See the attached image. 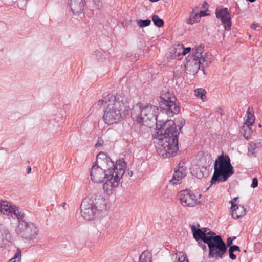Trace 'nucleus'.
I'll list each match as a JSON object with an SVG mask.
<instances>
[{
    "instance_id": "f257e3e1",
    "label": "nucleus",
    "mask_w": 262,
    "mask_h": 262,
    "mask_svg": "<svg viewBox=\"0 0 262 262\" xmlns=\"http://www.w3.org/2000/svg\"><path fill=\"white\" fill-rule=\"evenodd\" d=\"M158 113L159 108L155 105L143 106L138 103L131 110V116L139 123L157 121V137L154 139L156 149L161 157L170 158L178 150L179 132L173 121H157Z\"/></svg>"
},
{
    "instance_id": "f03ea898",
    "label": "nucleus",
    "mask_w": 262,
    "mask_h": 262,
    "mask_svg": "<svg viewBox=\"0 0 262 262\" xmlns=\"http://www.w3.org/2000/svg\"><path fill=\"white\" fill-rule=\"evenodd\" d=\"M99 108L104 105L103 116L106 124H113L123 119L128 113V107L125 105L124 98L118 94H108L95 104Z\"/></svg>"
},
{
    "instance_id": "7ed1b4c3",
    "label": "nucleus",
    "mask_w": 262,
    "mask_h": 262,
    "mask_svg": "<svg viewBox=\"0 0 262 262\" xmlns=\"http://www.w3.org/2000/svg\"><path fill=\"white\" fill-rule=\"evenodd\" d=\"M13 214L18 220L16 228L17 235L27 240H33L36 238L39 229L35 224L27 221L26 214L19 208L13 210Z\"/></svg>"
},
{
    "instance_id": "20e7f679",
    "label": "nucleus",
    "mask_w": 262,
    "mask_h": 262,
    "mask_svg": "<svg viewBox=\"0 0 262 262\" xmlns=\"http://www.w3.org/2000/svg\"><path fill=\"white\" fill-rule=\"evenodd\" d=\"M234 173L233 167L228 155H222L217 157L214 163V171L211 180V184L225 182Z\"/></svg>"
},
{
    "instance_id": "39448f33",
    "label": "nucleus",
    "mask_w": 262,
    "mask_h": 262,
    "mask_svg": "<svg viewBox=\"0 0 262 262\" xmlns=\"http://www.w3.org/2000/svg\"><path fill=\"white\" fill-rule=\"evenodd\" d=\"M126 167V163L124 159H120L117 161L116 169L114 168L111 174H106V181L103 184V188L107 194H112L113 188L118 186L121 178L124 174Z\"/></svg>"
},
{
    "instance_id": "423d86ee",
    "label": "nucleus",
    "mask_w": 262,
    "mask_h": 262,
    "mask_svg": "<svg viewBox=\"0 0 262 262\" xmlns=\"http://www.w3.org/2000/svg\"><path fill=\"white\" fill-rule=\"evenodd\" d=\"M160 106L168 116L172 117L180 112L179 106L176 103V97L169 91H163L160 96Z\"/></svg>"
},
{
    "instance_id": "0eeeda50",
    "label": "nucleus",
    "mask_w": 262,
    "mask_h": 262,
    "mask_svg": "<svg viewBox=\"0 0 262 262\" xmlns=\"http://www.w3.org/2000/svg\"><path fill=\"white\" fill-rule=\"evenodd\" d=\"M209 248L208 257L215 259L222 258L227 250L226 244L220 235L214 236V237L206 243Z\"/></svg>"
},
{
    "instance_id": "6e6552de",
    "label": "nucleus",
    "mask_w": 262,
    "mask_h": 262,
    "mask_svg": "<svg viewBox=\"0 0 262 262\" xmlns=\"http://www.w3.org/2000/svg\"><path fill=\"white\" fill-rule=\"evenodd\" d=\"M97 203V202L93 203L89 198H85L80 206L82 216L87 220H94L102 208L96 206Z\"/></svg>"
},
{
    "instance_id": "1a4fd4ad",
    "label": "nucleus",
    "mask_w": 262,
    "mask_h": 262,
    "mask_svg": "<svg viewBox=\"0 0 262 262\" xmlns=\"http://www.w3.org/2000/svg\"><path fill=\"white\" fill-rule=\"evenodd\" d=\"M204 46L200 45L193 49L194 55L193 56L192 61L195 68L203 70L205 67H208L210 63L206 57L207 53H203Z\"/></svg>"
},
{
    "instance_id": "9d476101",
    "label": "nucleus",
    "mask_w": 262,
    "mask_h": 262,
    "mask_svg": "<svg viewBox=\"0 0 262 262\" xmlns=\"http://www.w3.org/2000/svg\"><path fill=\"white\" fill-rule=\"evenodd\" d=\"M114 168L111 167H102L100 165L94 164L90 173L91 180L95 183H102L106 178V174H111Z\"/></svg>"
},
{
    "instance_id": "9b49d317",
    "label": "nucleus",
    "mask_w": 262,
    "mask_h": 262,
    "mask_svg": "<svg viewBox=\"0 0 262 262\" xmlns=\"http://www.w3.org/2000/svg\"><path fill=\"white\" fill-rule=\"evenodd\" d=\"M191 229L193 238L196 241H203L204 243H207L213 238L214 236L217 235L214 232L209 231L207 228H197L195 225H193L191 226Z\"/></svg>"
},
{
    "instance_id": "f8f14e48",
    "label": "nucleus",
    "mask_w": 262,
    "mask_h": 262,
    "mask_svg": "<svg viewBox=\"0 0 262 262\" xmlns=\"http://www.w3.org/2000/svg\"><path fill=\"white\" fill-rule=\"evenodd\" d=\"M179 199L181 204L184 207H192L198 204L196 196L190 190H184L180 192Z\"/></svg>"
},
{
    "instance_id": "ddd939ff",
    "label": "nucleus",
    "mask_w": 262,
    "mask_h": 262,
    "mask_svg": "<svg viewBox=\"0 0 262 262\" xmlns=\"http://www.w3.org/2000/svg\"><path fill=\"white\" fill-rule=\"evenodd\" d=\"M215 15L217 18L220 19L224 25L226 30L229 31L231 27V19L230 13L228 8H216L215 10Z\"/></svg>"
},
{
    "instance_id": "4468645a",
    "label": "nucleus",
    "mask_w": 262,
    "mask_h": 262,
    "mask_svg": "<svg viewBox=\"0 0 262 262\" xmlns=\"http://www.w3.org/2000/svg\"><path fill=\"white\" fill-rule=\"evenodd\" d=\"M85 0H68V4L71 11L75 15L81 13L84 9Z\"/></svg>"
},
{
    "instance_id": "2eb2a0df",
    "label": "nucleus",
    "mask_w": 262,
    "mask_h": 262,
    "mask_svg": "<svg viewBox=\"0 0 262 262\" xmlns=\"http://www.w3.org/2000/svg\"><path fill=\"white\" fill-rule=\"evenodd\" d=\"M12 237L8 229L0 224V248H4L12 242Z\"/></svg>"
},
{
    "instance_id": "dca6fc26",
    "label": "nucleus",
    "mask_w": 262,
    "mask_h": 262,
    "mask_svg": "<svg viewBox=\"0 0 262 262\" xmlns=\"http://www.w3.org/2000/svg\"><path fill=\"white\" fill-rule=\"evenodd\" d=\"M95 164L100 165L102 167L106 166L116 169L117 162L114 164V162L110 157H107L104 153L100 152L97 156L96 163Z\"/></svg>"
},
{
    "instance_id": "f3484780",
    "label": "nucleus",
    "mask_w": 262,
    "mask_h": 262,
    "mask_svg": "<svg viewBox=\"0 0 262 262\" xmlns=\"http://www.w3.org/2000/svg\"><path fill=\"white\" fill-rule=\"evenodd\" d=\"M180 165V163L179 165ZM186 169L183 166H179L178 169L175 168L174 172L172 176V178L170 181V183L172 185H177L180 184L182 179L186 175Z\"/></svg>"
},
{
    "instance_id": "a211bd4d",
    "label": "nucleus",
    "mask_w": 262,
    "mask_h": 262,
    "mask_svg": "<svg viewBox=\"0 0 262 262\" xmlns=\"http://www.w3.org/2000/svg\"><path fill=\"white\" fill-rule=\"evenodd\" d=\"M230 202L232 205L231 210L232 211V216L234 219H237L245 215V209L243 206H237L236 204H234L232 201Z\"/></svg>"
},
{
    "instance_id": "6ab92c4d",
    "label": "nucleus",
    "mask_w": 262,
    "mask_h": 262,
    "mask_svg": "<svg viewBox=\"0 0 262 262\" xmlns=\"http://www.w3.org/2000/svg\"><path fill=\"white\" fill-rule=\"evenodd\" d=\"M258 144L254 142H251L249 144L248 155L249 157L252 158L256 156V149L258 147Z\"/></svg>"
},
{
    "instance_id": "aec40b11",
    "label": "nucleus",
    "mask_w": 262,
    "mask_h": 262,
    "mask_svg": "<svg viewBox=\"0 0 262 262\" xmlns=\"http://www.w3.org/2000/svg\"><path fill=\"white\" fill-rule=\"evenodd\" d=\"M251 125L244 124L241 128V133L244 136L245 138L248 140L251 137L252 134V130Z\"/></svg>"
},
{
    "instance_id": "412c9836",
    "label": "nucleus",
    "mask_w": 262,
    "mask_h": 262,
    "mask_svg": "<svg viewBox=\"0 0 262 262\" xmlns=\"http://www.w3.org/2000/svg\"><path fill=\"white\" fill-rule=\"evenodd\" d=\"M151 253L148 251H144L140 256L139 262H152Z\"/></svg>"
},
{
    "instance_id": "4be33fe9",
    "label": "nucleus",
    "mask_w": 262,
    "mask_h": 262,
    "mask_svg": "<svg viewBox=\"0 0 262 262\" xmlns=\"http://www.w3.org/2000/svg\"><path fill=\"white\" fill-rule=\"evenodd\" d=\"M199 20V17L198 14L195 13L194 9H192L191 12L189 17L186 20V22L188 24L192 25L195 23H196Z\"/></svg>"
},
{
    "instance_id": "5701e85b",
    "label": "nucleus",
    "mask_w": 262,
    "mask_h": 262,
    "mask_svg": "<svg viewBox=\"0 0 262 262\" xmlns=\"http://www.w3.org/2000/svg\"><path fill=\"white\" fill-rule=\"evenodd\" d=\"M247 119L244 124L248 125H253V123L254 122V116L252 113L250 108L249 107L246 112Z\"/></svg>"
},
{
    "instance_id": "b1692460",
    "label": "nucleus",
    "mask_w": 262,
    "mask_h": 262,
    "mask_svg": "<svg viewBox=\"0 0 262 262\" xmlns=\"http://www.w3.org/2000/svg\"><path fill=\"white\" fill-rule=\"evenodd\" d=\"M15 208H18L15 207V208H10L8 205H6L4 203L0 204V211L4 214L9 215L10 213L13 214V210Z\"/></svg>"
},
{
    "instance_id": "393cba45",
    "label": "nucleus",
    "mask_w": 262,
    "mask_h": 262,
    "mask_svg": "<svg viewBox=\"0 0 262 262\" xmlns=\"http://www.w3.org/2000/svg\"><path fill=\"white\" fill-rule=\"evenodd\" d=\"M21 251L19 248L17 249L13 257L11 258L8 262H21Z\"/></svg>"
},
{
    "instance_id": "a878e982",
    "label": "nucleus",
    "mask_w": 262,
    "mask_h": 262,
    "mask_svg": "<svg viewBox=\"0 0 262 262\" xmlns=\"http://www.w3.org/2000/svg\"><path fill=\"white\" fill-rule=\"evenodd\" d=\"M152 20L154 25L158 27H161L164 25V21L157 15L152 16Z\"/></svg>"
},
{
    "instance_id": "bb28decb",
    "label": "nucleus",
    "mask_w": 262,
    "mask_h": 262,
    "mask_svg": "<svg viewBox=\"0 0 262 262\" xmlns=\"http://www.w3.org/2000/svg\"><path fill=\"white\" fill-rule=\"evenodd\" d=\"M136 22L137 25L140 28L148 26L151 24V20L150 19L137 20Z\"/></svg>"
},
{
    "instance_id": "cd10ccee",
    "label": "nucleus",
    "mask_w": 262,
    "mask_h": 262,
    "mask_svg": "<svg viewBox=\"0 0 262 262\" xmlns=\"http://www.w3.org/2000/svg\"><path fill=\"white\" fill-rule=\"evenodd\" d=\"M195 92H196V96L200 97L202 100L204 101V98H206L205 94H206V91L204 89L202 88H198L196 90H195Z\"/></svg>"
},
{
    "instance_id": "c85d7f7f",
    "label": "nucleus",
    "mask_w": 262,
    "mask_h": 262,
    "mask_svg": "<svg viewBox=\"0 0 262 262\" xmlns=\"http://www.w3.org/2000/svg\"><path fill=\"white\" fill-rule=\"evenodd\" d=\"M176 258L178 256V260L177 262H188V260L186 256H185L182 252H179L176 253Z\"/></svg>"
},
{
    "instance_id": "c756f323",
    "label": "nucleus",
    "mask_w": 262,
    "mask_h": 262,
    "mask_svg": "<svg viewBox=\"0 0 262 262\" xmlns=\"http://www.w3.org/2000/svg\"><path fill=\"white\" fill-rule=\"evenodd\" d=\"M94 7L96 9H100L102 7V0H92Z\"/></svg>"
},
{
    "instance_id": "7c9ffc66",
    "label": "nucleus",
    "mask_w": 262,
    "mask_h": 262,
    "mask_svg": "<svg viewBox=\"0 0 262 262\" xmlns=\"http://www.w3.org/2000/svg\"><path fill=\"white\" fill-rule=\"evenodd\" d=\"M178 47L180 49L182 48L183 49V51L182 52V54H183V55H185L186 54H187V53L190 52L191 51L190 47H187V48L183 49V45H179L178 46Z\"/></svg>"
},
{
    "instance_id": "2f4dec72",
    "label": "nucleus",
    "mask_w": 262,
    "mask_h": 262,
    "mask_svg": "<svg viewBox=\"0 0 262 262\" xmlns=\"http://www.w3.org/2000/svg\"><path fill=\"white\" fill-rule=\"evenodd\" d=\"M198 242V245L201 247L204 251H206L207 250V246L205 244V243L203 244L202 243L203 241L198 240L196 241Z\"/></svg>"
},
{
    "instance_id": "473e14b6",
    "label": "nucleus",
    "mask_w": 262,
    "mask_h": 262,
    "mask_svg": "<svg viewBox=\"0 0 262 262\" xmlns=\"http://www.w3.org/2000/svg\"><path fill=\"white\" fill-rule=\"evenodd\" d=\"M229 254V257L232 260H235L236 258V256L235 254H234V251H232V250H230L229 249L228 250Z\"/></svg>"
},
{
    "instance_id": "72a5a7b5",
    "label": "nucleus",
    "mask_w": 262,
    "mask_h": 262,
    "mask_svg": "<svg viewBox=\"0 0 262 262\" xmlns=\"http://www.w3.org/2000/svg\"><path fill=\"white\" fill-rule=\"evenodd\" d=\"M236 238V237H233L232 238L231 237H229L227 238V245L228 247L231 246V245L232 244L233 241Z\"/></svg>"
},
{
    "instance_id": "f704fd0d",
    "label": "nucleus",
    "mask_w": 262,
    "mask_h": 262,
    "mask_svg": "<svg viewBox=\"0 0 262 262\" xmlns=\"http://www.w3.org/2000/svg\"><path fill=\"white\" fill-rule=\"evenodd\" d=\"M257 186H258V180H257V178H254L252 180V184H251V186L252 188H256Z\"/></svg>"
},
{
    "instance_id": "c9c22d12",
    "label": "nucleus",
    "mask_w": 262,
    "mask_h": 262,
    "mask_svg": "<svg viewBox=\"0 0 262 262\" xmlns=\"http://www.w3.org/2000/svg\"><path fill=\"white\" fill-rule=\"evenodd\" d=\"M229 249L230 250H232V251L234 252L236 251H240V248L237 245L231 246L229 247Z\"/></svg>"
},
{
    "instance_id": "e433bc0d",
    "label": "nucleus",
    "mask_w": 262,
    "mask_h": 262,
    "mask_svg": "<svg viewBox=\"0 0 262 262\" xmlns=\"http://www.w3.org/2000/svg\"><path fill=\"white\" fill-rule=\"evenodd\" d=\"M209 15V14L207 13L205 11H201L200 12L199 15L198 16V17H199V19H200L202 17L206 16H207V15Z\"/></svg>"
},
{
    "instance_id": "4c0bfd02",
    "label": "nucleus",
    "mask_w": 262,
    "mask_h": 262,
    "mask_svg": "<svg viewBox=\"0 0 262 262\" xmlns=\"http://www.w3.org/2000/svg\"><path fill=\"white\" fill-rule=\"evenodd\" d=\"M103 142V141L101 139H98L97 143L95 145V146L96 147L101 146L102 145Z\"/></svg>"
},
{
    "instance_id": "58836bf2",
    "label": "nucleus",
    "mask_w": 262,
    "mask_h": 262,
    "mask_svg": "<svg viewBox=\"0 0 262 262\" xmlns=\"http://www.w3.org/2000/svg\"><path fill=\"white\" fill-rule=\"evenodd\" d=\"M202 8H203L204 9H205V10H208V4H207V3L206 1H205V2L203 3V5H202Z\"/></svg>"
},
{
    "instance_id": "ea45409f",
    "label": "nucleus",
    "mask_w": 262,
    "mask_h": 262,
    "mask_svg": "<svg viewBox=\"0 0 262 262\" xmlns=\"http://www.w3.org/2000/svg\"><path fill=\"white\" fill-rule=\"evenodd\" d=\"M258 24L256 23H252L251 25V28L253 29H256V27H257Z\"/></svg>"
},
{
    "instance_id": "a19ab883",
    "label": "nucleus",
    "mask_w": 262,
    "mask_h": 262,
    "mask_svg": "<svg viewBox=\"0 0 262 262\" xmlns=\"http://www.w3.org/2000/svg\"><path fill=\"white\" fill-rule=\"evenodd\" d=\"M32 168L31 166H28L27 169V172L28 174L30 173L31 172Z\"/></svg>"
},
{
    "instance_id": "79ce46f5",
    "label": "nucleus",
    "mask_w": 262,
    "mask_h": 262,
    "mask_svg": "<svg viewBox=\"0 0 262 262\" xmlns=\"http://www.w3.org/2000/svg\"><path fill=\"white\" fill-rule=\"evenodd\" d=\"M127 174L129 177H132L133 174V172L132 171L128 170L127 171Z\"/></svg>"
},
{
    "instance_id": "37998d69",
    "label": "nucleus",
    "mask_w": 262,
    "mask_h": 262,
    "mask_svg": "<svg viewBox=\"0 0 262 262\" xmlns=\"http://www.w3.org/2000/svg\"><path fill=\"white\" fill-rule=\"evenodd\" d=\"M173 80H178V76L177 75V74L176 73L174 74V75H173Z\"/></svg>"
},
{
    "instance_id": "c03bdc74",
    "label": "nucleus",
    "mask_w": 262,
    "mask_h": 262,
    "mask_svg": "<svg viewBox=\"0 0 262 262\" xmlns=\"http://www.w3.org/2000/svg\"><path fill=\"white\" fill-rule=\"evenodd\" d=\"M100 201L104 203L105 200H104V198L100 195Z\"/></svg>"
},
{
    "instance_id": "a18cd8bd",
    "label": "nucleus",
    "mask_w": 262,
    "mask_h": 262,
    "mask_svg": "<svg viewBox=\"0 0 262 262\" xmlns=\"http://www.w3.org/2000/svg\"><path fill=\"white\" fill-rule=\"evenodd\" d=\"M180 124H181V126H179V130H181V128L182 127V126L183 125L182 121H181Z\"/></svg>"
},
{
    "instance_id": "49530a36",
    "label": "nucleus",
    "mask_w": 262,
    "mask_h": 262,
    "mask_svg": "<svg viewBox=\"0 0 262 262\" xmlns=\"http://www.w3.org/2000/svg\"><path fill=\"white\" fill-rule=\"evenodd\" d=\"M237 199H238V198H237V197L234 198V199H233V201H232L234 203V204H235V202L236 201V200H237Z\"/></svg>"
},
{
    "instance_id": "de8ad7c7",
    "label": "nucleus",
    "mask_w": 262,
    "mask_h": 262,
    "mask_svg": "<svg viewBox=\"0 0 262 262\" xmlns=\"http://www.w3.org/2000/svg\"><path fill=\"white\" fill-rule=\"evenodd\" d=\"M247 1L251 3H253V2H255L256 0H247Z\"/></svg>"
},
{
    "instance_id": "09e8293b",
    "label": "nucleus",
    "mask_w": 262,
    "mask_h": 262,
    "mask_svg": "<svg viewBox=\"0 0 262 262\" xmlns=\"http://www.w3.org/2000/svg\"><path fill=\"white\" fill-rule=\"evenodd\" d=\"M66 205V203H63L62 204V207H64Z\"/></svg>"
},
{
    "instance_id": "8fccbe9b",
    "label": "nucleus",
    "mask_w": 262,
    "mask_h": 262,
    "mask_svg": "<svg viewBox=\"0 0 262 262\" xmlns=\"http://www.w3.org/2000/svg\"><path fill=\"white\" fill-rule=\"evenodd\" d=\"M202 196V195L201 194H199V198H201V197Z\"/></svg>"
},
{
    "instance_id": "3c124183",
    "label": "nucleus",
    "mask_w": 262,
    "mask_h": 262,
    "mask_svg": "<svg viewBox=\"0 0 262 262\" xmlns=\"http://www.w3.org/2000/svg\"><path fill=\"white\" fill-rule=\"evenodd\" d=\"M197 226H198V227H200V225L198 224Z\"/></svg>"
}]
</instances>
